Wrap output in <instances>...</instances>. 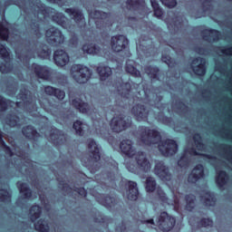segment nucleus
<instances>
[{
  "mask_svg": "<svg viewBox=\"0 0 232 232\" xmlns=\"http://www.w3.org/2000/svg\"><path fill=\"white\" fill-rule=\"evenodd\" d=\"M140 139L145 146H155L158 144L159 151L163 157H173L179 151V144L173 139L162 140V134L156 129L140 126Z\"/></svg>",
  "mask_w": 232,
  "mask_h": 232,
  "instance_id": "1",
  "label": "nucleus"
},
{
  "mask_svg": "<svg viewBox=\"0 0 232 232\" xmlns=\"http://www.w3.org/2000/svg\"><path fill=\"white\" fill-rule=\"evenodd\" d=\"M71 73L77 84H86L92 79V75H93L91 69L82 63L72 64L71 66Z\"/></svg>",
  "mask_w": 232,
  "mask_h": 232,
  "instance_id": "2",
  "label": "nucleus"
},
{
  "mask_svg": "<svg viewBox=\"0 0 232 232\" xmlns=\"http://www.w3.org/2000/svg\"><path fill=\"white\" fill-rule=\"evenodd\" d=\"M130 41L124 34H116L111 37V48L114 53H121L124 52L125 57H130Z\"/></svg>",
  "mask_w": 232,
  "mask_h": 232,
  "instance_id": "3",
  "label": "nucleus"
},
{
  "mask_svg": "<svg viewBox=\"0 0 232 232\" xmlns=\"http://www.w3.org/2000/svg\"><path fill=\"white\" fill-rule=\"evenodd\" d=\"M133 122L131 118H127L124 115L114 117L111 120L110 126L113 133H121V131H126Z\"/></svg>",
  "mask_w": 232,
  "mask_h": 232,
  "instance_id": "4",
  "label": "nucleus"
},
{
  "mask_svg": "<svg viewBox=\"0 0 232 232\" xmlns=\"http://www.w3.org/2000/svg\"><path fill=\"white\" fill-rule=\"evenodd\" d=\"M177 224V219L175 217L169 215L168 212L163 211L160 214L157 220V227L160 231L169 232L175 227Z\"/></svg>",
  "mask_w": 232,
  "mask_h": 232,
  "instance_id": "5",
  "label": "nucleus"
},
{
  "mask_svg": "<svg viewBox=\"0 0 232 232\" xmlns=\"http://www.w3.org/2000/svg\"><path fill=\"white\" fill-rule=\"evenodd\" d=\"M45 37L51 46L57 47L61 46V44H64V34L55 26H51L45 31Z\"/></svg>",
  "mask_w": 232,
  "mask_h": 232,
  "instance_id": "6",
  "label": "nucleus"
},
{
  "mask_svg": "<svg viewBox=\"0 0 232 232\" xmlns=\"http://www.w3.org/2000/svg\"><path fill=\"white\" fill-rule=\"evenodd\" d=\"M31 71L34 73L37 79L42 81H50L52 79V69L48 65H41L37 63L31 64Z\"/></svg>",
  "mask_w": 232,
  "mask_h": 232,
  "instance_id": "7",
  "label": "nucleus"
},
{
  "mask_svg": "<svg viewBox=\"0 0 232 232\" xmlns=\"http://www.w3.org/2000/svg\"><path fill=\"white\" fill-rule=\"evenodd\" d=\"M0 57L5 63H0V72L2 73H10L14 70V65L8 63L10 61V52L5 44H0Z\"/></svg>",
  "mask_w": 232,
  "mask_h": 232,
  "instance_id": "8",
  "label": "nucleus"
},
{
  "mask_svg": "<svg viewBox=\"0 0 232 232\" xmlns=\"http://www.w3.org/2000/svg\"><path fill=\"white\" fill-rule=\"evenodd\" d=\"M154 173L162 182H170L171 179H173V176L169 173V168L163 161H158L155 164Z\"/></svg>",
  "mask_w": 232,
  "mask_h": 232,
  "instance_id": "9",
  "label": "nucleus"
},
{
  "mask_svg": "<svg viewBox=\"0 0 232 232\" xmlns=\"http://www.w3.org/2000/svg\"><path fill=\"white\" fill-rule=\"evenodd\" d=\"M203 41L208 43H218L222 37V33L217 29L207 28L201 31Z\"/></svg>",
  "mask_w": 232,
  "mask_h": 232,
  "instance_id": "10",
  "label": "nucleus"
},
{
  "mask_svg": "<svg viewBox=\"0 0 232 232\" xmlns=\"http://www.w3.org/2000/svg\"><path fill=\"white\" fill-rule=\"evenodd\" d=\"M87 148L89 150V157L93 162H99L101 160V148L97 144V141L93 139L88 140Z\"/></svg>",
  "mask_w": 232,
  "mask_h": 232,
  "instance_id": "11",
  "label": "nucleus"
},
{
  "mask_svg": "<svg viewBox=\"0 0 232 232\" xmlns=\"http://www.w3.org/2000/svg\"><path fill=\"white\" fill-rule=\"evenodd\" d=\"M53 61L56 66H60L61 68L66 66L68 63H70V55L68 53L63 49H58L54 51L53 53Z\"/></svg>",
  "mask_w": 232,
  "mask_h": 232,
  "instance_id": "12",
  "label": "nucleus"
},
{
  "mask_svg": "<svg viewBox=\"0 0 232 232\" xmlns=\"http://www.w3.org/2000/svg\"><path fill=\"white\" fill-rule=\"evenodd\" d=\"M131 113L139 121H148V117L150 115V111H148V109L145 107V105L140 103H138L132 107Z\"/></svg>",
  "mask_w": 232,
  "mask_h": 232,
  "instance_id": "13",
  "label": "nucleus"
},
{
  "mask_svg": "<svg viewBox=\"0 0 232 232\" xmlns=\"http://www.w3.org/2000/svg\"><path fill=\"white\" fill-rule=\"evenodd\" d=\"M22 133L25 139L28 140H33V142H37L41 139V133L37 131V129L33 125H25L22 128Z\"/></svg>",
  "mask_w": 232,
  "mask_h": 232,
  "instance_id": "14",
  "label": "nucleus"
},
{
  "mask_svg": "<svg viewBox=\"0 0 232 232\" xmlns=\"http://www.w3.org/2000/svg\"><path fill=\"white\" fill-rule=\"evenodd\" d=\"M120 150L125 157H129V159H133L135 157V154L137 151L135 150V148H133V141L131 140H123L120 143Z\"/></svg>",
  "mask_w": 232,
  "mask_h": 232,
  "instance_id": "15",
  "label": "nucleus"
},
{
  "mask_svg": "<svg viewBox=\"0 0 232 232\" xmlns=\"http://www.w3.org/2000/svg\"><path fill=\"white\" fill-rule=\"evenodd\" d=\"M139 85L133 82H121L120 84V88H121L122 92H121V97L122 99L130 100L133 97V88H138Z\"/></svg>",
  "mask_w": 232,
  "mask_h": 232,
  "instance_id": "16",
  "label": "nucleus"
},
{
  "mask_svg": "<svg viewBox=\"0 0 232 232\" xmlns=\"http://www.w3.org/2000/svg\"><path fill=\"white\" fill-rule=\"evenodd\" d=\"M197 63H198L197 66L191 65L192 71L194 72L195 75L204 77L206 75V59L200 56L196 57L192 60V64Z\"/></svg>",
  "mask_w": 232,
  "mask_h": 232,
  "instance_id": "17",
  "label": "nucleus"
},
{
  "mask_svg": "<svg viewBox=\"0 0 232 232\" xmlns=\"http://www.w3.org/2000/svg\"><path fill=\"white\" fill-rule=\"evenodd\" d=\"M136 162L141 169V171H144L145 173H148L150 169H151V163H150V160L148 158H146V154L144 151H138L136 154Z\"/></svg>",
  "mask_w": 232,
  "mask_h": 232,
  "instance_id": "18",
  "label": "nucleus"
},
{
  "mask_svg": "<svg viewBox=\"0 0 232 232\" xmlns=\"http://www.w3.org/2000/svg\"><path fill=\"white\" fill-rule=\"evenodd\" d=\"M97 202L104 208H107V209H111L114 206H117V199L114 197L106 194H99Z\"/></svg>",
  "mask_w": 232,
  "mask_h": 232,
  "instance_id": "19",
  "label": "nucleus"
},
{
  "mask_svg": "<svg viewBox=\"0 0 232 232\" xmlns=\"http://www.w3.org/2000/svg\"><path fill=\"white\" fill-rule=\"evenodd\" d=\"M65 14H68L72 19H73L76 24H81V23H84L86 19L84 18V14L78 8L70 7L65 9Z\"/></svg>",
  "mask_w": 232,
  "mask_h": 232,
  "instance_id": "20",
  "label": "nucleus"
},
{
  "mask_svg": "<svg viewBox=\"0 0 232 232\" xmlns=\"http://www.w3.org/2000/svg\"><path fill=\"white\" fill-rule=\"evenodd\" d=\"M204 165L198 164L194 167L192 172L188 176V182L191 184H195V182H198L200 179H204Z\"/></svg>",
  "mask_w": 232,
  "mask_h": 232,
  "instance_id": "21",
  "label": "nucleus"
},
{
  "mask_svg": "<svg viewBox=\"0 0 232 232\" xmlns=\"http://www.w3.org/2000/svg\"><path fill=\"white\" fill-rule=\"evenodd\" d=\"M126 186H128V190H127L128 200H131L132 202H135V200L139 198V188L137 187V182L132 180H128L126 183Z\"/></svg>",
  "mask_w": 232,
  "mask_h": 232,
  "instance_id": "22",
  "label": "nucleus"
},
{
  "mask_svg": "<svg viewBox=\"0 0 232 232\" xmlns=\"http://www.w3.org/2000/svg\"><path fill=\"white\" fill-rule=\"evenodd\" d=\"M109 14L104 11L93 10L89 12V17L95 21L97 28H102V25L99 24V21H106L109 17Z\"/></svg>",
  "mask_w": 232,
  "mask_h": 232,
  "instance_id": "23",
  "label": "nucleus"
},
{
  "mask_svg": "<svg viewBox=\"0 0 232 232\" xmlns=\"http://www.w3.org/2000/svg\"><path fill=\"white\" fill-rule=\"evenodd\" d=\"M44 93L50 97H55L58 101H63L64 97H66V92H64V91L50 85L44 87Z\"/></svg>",
  "mask_w": 232,
  "mask_h": 232,
  "instance_id": "24",
  "label": "nucleus"
},
{
  "mask_svg": "<svg viewBox=\"0 0 232 232\" xmlns=\"http://www.w3.org/2000/svg\"><path fill=\"white\" fill-rule=\"evenodd\" d=\"M16 188H18L19 193L23 195L24 198L26 200L32 198L34 192L32 191V188H29L28 183L17 181Z\"/></svg>",
  "mask_w": 232,
  "mask_h": 232,
  "instance_id": "25",
  "label": "nucleus"
},
{
  "mask_svg": "<svg viewBox=\"0 0 232 232\" xmlns=\"http://www.w3.org/2000/svg\"><path fill=\"white\" fill-rule=\"evenodd\" d=\"M148 77L152 81H160V68L157 65H147L144 68Z\"/></svg>",
  "mask_w": 232,
  "mask_h": 232,
  "instance_id": "26",
  "label": "nucleus"
},
{
  "mask_svg": "<svg viewBox=\"0 0 232 232\" xmlns=\"http://www.w3.org/2000/svg\"><path fill=\"white\" fill-rule=\"evenodd\" d=\"M126 5L132 12H140L146 8V0H127Z\"/></svg>",
  "mask_w": 232,
  "mask_h": 232,
  "instance_id": "27",
  "label": "nucleus"
},
{
  "mask_svg": "<svg viewBox=\"0 0 232 232\" xmlns=\"http://www.w3.org/2000/svg\"><path fill=\"white\" fill-rule=\"evenodd\" d=\"M52 20L53 23H56L59 26H62L64 30H68L70 28V24L68 23V18L63 13H55L52 16Z\"/></svg>",
  "mask_w": 232,
  "mask_h": 232,
  "instance_id": "28",
  "label": "nucleus"
},
{
  "mask_svg": "<svg viewBox=\"0 0 232 232\" xmlns=\"http://www.w3.org/2000/svg\"><path fill=\"white\" fill-rule=\"evenodd\" d=\"M84 53L89 55H101L102 49L95 44H85L82 47Z\"/></svg>",
  "mask_w": 232,
  "mask_h": 232,
  "instance_id": "29",
  "label": "nucleus"
},
{
  "mask_svg": "<svg viewBox=\"0 0 232 232\" xmlns=\"http://www.w3.org/2000/svg\"><path fill=\"white\" fill-rule=\"evenodd\" d=\"M72 106L80 111V113H88L90 111V105L83 102L81 98H76L72 101Z\"/></svg>",
  "mask_w": 232,
  "mask_h": 232,
  "instance_id": "30",
  "label": "nucleus"
},
{
  "mask_svg": "<svg viewBox=\"0 0 232 232\" xmlns=\"http://www.w3.org/2000/svg\"><path fill=\"white\" fill-rule=\"evenodd\" d=\"M50 137L52 143L54 144V146H61V144H63V139L61 138L64 137V132L57 128H54L50 132Z\"/></svg>",
  "mask_w": 232,
  "mask_h": 232,
  "instance_id": "31",
  "label": "nucleus"
},
{
  "mask_svg": "<svg viewBox=\"0 0 232 232\" xmlns=\"http://www.w3.org/2000/svg\"><path fill=\"white\" fill-rule=\"evenodd\" d=\"M97 73L100 77V81H108L109 77H111L113 72L111 71V67L105 65V66H98Z\"/></svg>",
  "mask_w": 232,
  "mask_h": 232,
  "instance_id": "32",
  "label": "nucleus"
},
{
  "mask_svg": "<svg viewBox=\"0 0 232 232\" xmlns=\"http://www.w3.org/2000/svg\"><path fill=\"white\" fill-rule=\"evenodd\" d=\"M36 8H38L40 14L42 15H44L45 17H48L50 14H55V9L51 6H46L41 0H37Z\"/></svg>",
  "mask_w": 232,
  "mask_h": 232,
  "instance_id": "33",
  "label": "nucleus"
},
{
  "mask_svg": "<svg viewBox=\"0 0 232 232\" xmlns=\"http://www.w3.org/2000/svg\"><path fill=\"white\" fill-rule=\"evenodd\" d=\"M229 180V175L226 170H220L216 176V184L218 188H224Z\"/></svg>",
  "mask_w": 232,
  "mask_h": 232,
  "instance_id": "34",
  "label": "nucleus"
},
{
  "mask_svg": "<svg viewBox=\"0 0 232 232\" xmlns=\"http://www.w3.org/2000/svg\"><path fill=\"white\" fill-rule=\"evenodd\" d=\"M29 211L31 222H35V220L41 218V215H43V208L37 204L32 205Z\"/></svg>",
  "mask_w": 232,
  "mask_h": 232,
  "instance_id": "35",
  "label": "nucleus"
},
{
  "mask_svg": "<svg viewBox=\"0 0 232 232\" xmlns=\"http://www.w3.org/2000/svg\"><path fill=\"white\" fill-rule=\"evenodd\" d=\"M19 122H21V118L15 113H8L5 116V124L9 128H16V126H19Z\"/></svg>",
  "mask_w": 232,
  "mask_h": 232,
  "instance_id": "36",
  "label": "nucleus"
},
{
  "mask_svg": "<svg viewBox=\"0 0 232 232\" xmlns=\"http://www.w3.org/2000/svg\"><path fill=\"white\" fill-rule=\"evenodd\" d=\"M34 229L38 232H50V225L44 218H40L34 223Z\"/></svg>",
  "mask_w": 232,
  "mask_h": 232,
  "instance_id": "37",
  "label": "nucleus"
},
{
  "mask_svg": "<svg viewBox=\"0 0 232 232\" xmlns=\"http://www.w3.org/2000/svg\"><path fill=\"white\" fill-rule=\"evenodd\" d=\"M184 153H188V155H193L194 157H204L205 159H207L208 160H217V157L213 156L211 154H204V153H198L197 151L196 148H189L188 150H185Z\"/></svg>",
  "mask_w": 232,
  "mask_h": 232,
  "instance_id": "38",
  "label": "nucleus"
},
{
  "mask_svg": "<svg viewBox=\"0 0 232 232\" xmlns=\"http://www.w3.org/2000/svg\"><path fill=\"white\" fill-rule=\"evenodd\" d=\"M205 195L208 197L204 198L205 206L208 208H213V206L217 204V198H215V194L209 190H207Z\"/></svg>",
  "mask_w": 232,
  "mask_h": 232,
  "instance_id": "39",
  "label": "nucleus"
},
{
  "mask_svg": "<svg viewBox=\"0 0 232 232\" xmlns=\"http://www.w3.org/2000/svg\"><path fill=\"white\" fill-rule=\"evenodd\" d=\"M145 189L147 193H153L157 189V180L153 177H148L145 181Z\"/></svg>",
  "mask_w": 232,
  "mask_h": 232,
  "instance_id": "40",
  "label": "nucleus"
},
{
  "mask_svg": "<svg viewBox=\"0 0 232 232\" xmlns=\"http://www.w3.org/2000/svg\"><path fill=\"white\" fill-rule=\"evenodd\" d=\"M191 160L186 152L181 153V156L178 160V166L179 168L188 169L189 168Z\"/></svg>",
  "mask_w": 232,
  "mask_h": 232,
  "instance_id": "41",
  "label": "nucleus"
},
{
  "mask_svg": "<svg viewBox=\"0 0 232 232\" xmlns=\"http://www.w3.org/2000/svg\"><path fill=\"white\" fill-rule=\"evenodd\" d=\"M186 206L185 208L187 211H193L195 209V196L191 194H187L185 196Z\"/></svg>",
  "mask_w": 232,
  "mask_h": 232,
  "instance_id": "42",
  "label": "nucleus"
},
{
  "mask_svg": "<svg viewBox=\"0 0 232 232\" xmlns=\"http://www.w3.org/2000/svg\"><path fill=\"white\" fill-rule=\"evenodd\" d=\"M125 72L130 73L132 77H141L140 71H139L133 64L126 63Z\"/></svg>",
  "mask_w": 232,
  "mask_h": 232,
  "instance_id": "43",
  "label": "nucleus"
},
{
  "mask_svg": "<svg viewBox=\"0 0 232 232\" xmlns=\"http://www.w3.org/2000/svg\"><path fill=\"white\" fill-rule=\"evenodd\" d=\"M0 202H4V204H8V202H12V194L9 193L8 189H0Z\"/></svg>",
  "mask_w": 232,
  "mask_h": 232,
  "instance_id": "44",
  "label": "nucleus"
},
{
  "mask_svg": "<svg viewBox=\"0 0 232 232\" xmlns=\"http://www.w3.org/2000/svg\"><path fill=\"white\" fill-rule=\"evenodd\" d=\"M83 122L80 120H76L73 124L72 128L75 130L76 135H79V137H84V129L82 128Z\"/></svg>",
  "mask_w": 232,
  "mask_h": 232,
  "instance_id": "45",
  "label": "nucleus"
},
{
  "mask_svg": "<svg viewBox=\"0 0 232 232\" xmlns=\"http://www.w3.org/2000/svg\"><path fill=\"white\" fill-rule=\"evenodd\" d=\"M10 39V29L0 22V41H8Z\"/></svg>",
  "mask_w": 232,
  "mask_h": 232,
  "instance_id": "46",
  "label": "nucleus"
},
{
  "mask_svg": "<svg viewBox=\"0 0 232 232\" xmlns=\"http://www.w3.org/2000/svg\"><path fill=\"white\" fill-rule=\"evenodd\" d=\"M46 49H39L38 50V57L40 59H50L52 55V49L48 48V46L44 45Z\"/></svg>",
  "mask_w": 232,
  "mask_h": 232,
  "instance_id": "47",
  "label": "nucleus"
},
{
  "mask_svg": "<svg viewBox=\"0 0 232 232\" xmlns=\"http://www.w3.org/2000/svg\"><path fill=\"white\" fill-rule=\"evenodd\" d=\"M10 102H12L11 100L6 99L0 94V111H6Z\"/></svg>",
  "mask_w": 232,
  "mask_h": 232,
  "instance_id": "48",
  "label": "nucleus"
},
{
  "mask_svg": "<svg viewBox=\"0 0 232 232\" xmlns=\"http://www.w3.org/2000/svg\"><path fill=\"white\" fill-rule=\"evenodd\" d=\"M198 224L201 227H213V219L210 218H202Z\"/></svg>",
  "mask_w": 232,
  "mask_h": 232,
  "instance_id": "49",
  "label": "nucleus"
},
{
  "mask_svg": "<svg viewBox=\"0 0 232 232\" xmlns=\"http://www.w3.org/2000/svg\"><path fill=\"white\" fill-rule=\"evenodd\" d=\"M161 61L162 63H165V64H168L169 68H172V66H175V60H173V58H171L169 54H162Z\"/></svg>",
  "mask_w": 232,
  "mask_h": 232,
  "instance_id": "50",
  "label": "nucleus"
},
{
  "mask_svg": "<svg viewBox=\"0 0 232 232\" xmlns=\"http://www.w3.org/2000/svg\"><path fill=\"white\" fill-rule=\"evenodd\" d=\"M157 195L160 202H162L163 204H169V198H168V196H166V192H164V190L159 188L157 190Z\"/></svg>",
  "mask_w": 232,
  "mask_h": 232,
  "instance_id": "51",
  "label": "nucleus"
},
{
  "mask_svg": "<svg viewBox=\"0 0 232 232\" xmlns=\"http://www.w3.org/2000/svg\"><path fill=\"white\" fill-rule=\"evenodd\" d=\"M93 222H95V224H100L101 226H104V224L108 226V217L100 214L99 217L93 218Z\"/></svg>",
  "mask_w": 232,
  "mask_h": 232,
  "instance_id": "52",
  "label": "nucleus"
},
{
  "mask_svg": "<svg viewBox=\"0 0 232 232\" xmlns=\"http://www.w3.org/2000/svg\"><path fill=\"white\" fill-rule=\"evenodd\" d=\"M193 140L197 148H202V146H204V143L202 142V136L200 135V133L197 132L196 134H194Z\"/></svg>",
  "mask_w": 232,
  "mask_h": 232,
  "instance_id": "53",
  "label": "nucleus"
},
{
  "mask_svg": "<svg viewBox=\"0 0 232 232\" xmlns=\"http://www.w3.org/2000/svg\"><path fill=\"white\" fill-rule=\"evenodd\" d=\"M73 191H75V193H78V195H80V197H83L84 198H86L88 197V190H86V188H84V187H75L73 188Z\"/></svg>",
  "mask_w": 232,
  "mask_h": 232,
  "instance_id": "54",
  "label": "nucleus"
},
{
  "mask_svg": "<svg viewBox=\"0 0 232 232\" xmlns=\"http://www.w3.org/2000/svg\"><path fill=\"white\" fill-rule=\"evenodd\" d=\"M31 27L35 35H41V24L36 23L35 20L31 23Z\"/></svg>",
  "mask_w": 232,
  "mask_h": 232,
  "instance_id": "55",
  "label": "nucleus"
},
{
  "mask_svg": "<svg viewBox=\"0 0 232 232\" xmlns=\"http://www.w3.org/2000/svg\"><path fill=\"white\" fill-rule=\"evenodd\" d=\"M160 2L168 8H175L177 6V0H160Z\"/></svg>",
  "mask_w": 232,
  "mask_h": 232,
  "instance_id": "56",
  "label": "nucleus"
},
{
  "mask_svg": "<svg viewBox=\"0 0 232 232\" xmlns=\"http://www.w3.org/2000/svg\"><path fill=\"white\" fill-rule=\"evenodd\" d=\"M59 188L65 192L72 191V187L63 179L59 181Z\"/></svg>",
  "mask_w": 232,
  "mask_h": 232,
  "instance_id": "57",
  "label": "nucleus"
},
{
  "mask_svg": "<svg viewBox=\"0 0 232 232\" xmlns=\"http://www.w3.org/2000/svg\"><path fill=\"white\" fill-rule=\"evenodd\" d=\"M69 44L72 46H77V44H79V36H77V34L72 35L69 39Z\"/></svg>",
  "mask_w": 232,
  "mask_h": 232,
  "instance_id": "58",
  "label": "nucleus"
},
{
  "mask_svg": "<svg viewBox=\"0 0 232 232\" xmlns=\"http://www.w3.org/2000/svg\"><path fill=\"white\" fill-rule=\"evenodd\" d=\"M21 101H26L28 99V91L26 89L21 90L19 93Z\"/></svg>",
  "mask_w": 232,
  "mask_h": 232,
  "instance_id": "59",
  "label": "nucleus"
},
{
  "mask_svg": "<svg viewBox=\"0 0 232 232\" xmlns=\"http://www.w3.org/2000/svg\"><path fill=\"white\" fill-rule=\"evenodd\" d=\"M0 146L1 148L4 150L5 148H6V142L5 141V134L3 133V130H0Z\"/></svg>",
  "mask_w": 232,
  "mask_h": 232,
  "instance_id": "60",
  "label": "nucleus"
},
{
  "mask_svg": "<svg viewBox=\"0 0 232 232\" xmlns=\"http://www.w3.org/2000/svg\"><path fill=\"white\" fill-rule=\"evenodd\" d=\"M212 0H203L202 2V8H203V12H208V10H209V5H211Z\"/></svg>",
  "mask_w": 232,
  "mask_h": 232,
  "instance_id": "61",
  "label": "nucleus"
},
{
  "mask_svg": "<svg viewBox=\"0 0 232 232\" xmlns=\"http://www.w3.org/2000/svg\"><path fill=\"white\" fill-rule=\"evenodd\" d=\"M220 52L224 55H232V46L221 49Z\"/></svg>",
  "mask_w": 232,
  "mask_h": 232,
  "instance_id": "62",
  "label": "nucleus"
},
{
  "mask_svg": "<svg viewBox=\"0 0 232 232\" xmlns=\"http://www.w3.org/2000/svg\"><path fill=\"white\" fill-rule=\"evenodd\" d=\"M5 155H9V157H14V151L12 150V149L10 148V146H5V148L3 149Z\"/></svg>",
  "mask_w": 232,
  "mask_h": 232,
  "instance_id": "63",
  "label": "nucleus"
},
{
  "mask_svg": "<svg viewBox=\"0 0 232 232\" xmlns=\"http://www.w3.org/2000/svg\"><path fill=\"white\" fill-rule=\"evenodd\" d=\"M155 17H161L163 15L162 8L158 7L156 9H153Z\"/></svg>",
  "mask_w": 232,
  "mask_h": 232,
  "instance_id": "64",
  "label": "nucleus"
}]
</instances>
